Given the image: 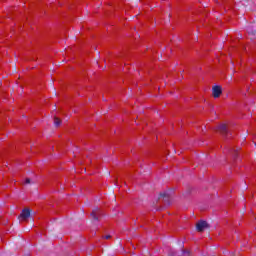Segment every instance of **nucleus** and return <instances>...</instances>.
Masks as SVG:
<instances>
[{"label":"nucleus","instance_id":"f257e3e1","mask_svg":"<svg viewBox=\"0 0 256 256\" xmlns=\"http://www.w3.org/2000/svg\"><path fill=\"white\" fill-rule=\"evenodd\" d=\"M29 217H31V209L24 208L22 210V212L20 213V215L18 216V219H19L20 223H23V222L27 221V219H29Z\"/></svg>","mask_w":256,"mask_h":256},{"label":"nucleus","instance_id":"f03ea898","mask_svg":"<svg viewBox=\"0 0 256 256\" xmlns=\"http://www.w3.org/2000/svg\"><path fill=\"white\" fill-rule=\"evenodd\" d=\"M221 95H223V87L219 86V85H215L212 87V97H214V99H219V97H221Z\"/></svg>","mask_w":256,"mask_h":256},{"label":"nucleus","instance_id":"7ed1b4c3","mask_svg":"<svg viewBox=\"0 0 256 256\" xmlns=\"http://www.w3.org/2000/svg\"><path fill=\"white\" fill-rule=\"evenodd\" d=\"M197 231H205V229H209V224L206 221H200L196 224Z\"/></svg>","mask_w":256,"mask_h":256},{"label":"nucleus","instance_id":"20e7f679","mask_svg":"<svg viewBox=\"0 0 256 256\" xmlns=\"http://www.w3.org/2000/svg\"><path fill=\"white\" fill-rule=\"evenodd\" d=\"M248 34L250 35V39H256V31L253 28H248Z\"/></svg>","mask_w":256,"mask_h":256},{"label":"nucleus","instance_id":"39448f33","mask_svg":"<svg viewBox=\"0 0 256 256\" xmlns=\"http://www.w3.org/2000/svg\"><path fill=\"white\" fill-rule=\"evenodd\" d=\"M220 131H221V133H226V132H227V125L222 124V125L220 126Z\"/></svg>","mask_w":256,"mask_h":256},{"label":"nucleus","instance_id":"423d86ee","mask_svg":"<svg viewBox=\"0 0 256 256\" xmlns=\"http://www.w3.org/2000/svg\"><path fill=\"white\" fill-rule=\"evenodd\" d=\"M54 125H56V127H59L61 125V120L59 118H54Z\"/></svg>","mask_w":256,"mask_h":256},{"label":"nucleus","instance_id":"0eeeda50","mask_svg":"<svg viewBox=\"0 0 256 256\" xmlns=\"http://www.w3.org/2000/svg\"><path fill=\"white\" fill-rule=\"evenodd\" d=\"M24 183H25L26 185H29V183H31V179L26 178L25 181H24Z\"/></svg>","mask_w":256,"mask_h":256},{"label":"nucleus","instance_id":"6e6552de","mask_svg":"<svg viewBox=\"0 0 256 256\" xmlns=\"http://www.w3.org/2000/svg\"><path fill=\"white\" fill-rule=\"evenodd\" d=\"M103 239H111V235H105L103 236Z\"/></svg>","mask_w":256,"mask_h":256},{"label":"nucleus","instance_id":"1a4fd4ad","mask_svg":"<svg viewBox=\"0 0 256 256\" xmlns=\"http://www.w3.org/2000/svg\"><path fill=\"white\" fill-rule=\"evenodd\" d=\"M158 59H159L160 61H163V54H161Z\"/></svg>","mask_w":256,"mask_h":256}]
</instances>
